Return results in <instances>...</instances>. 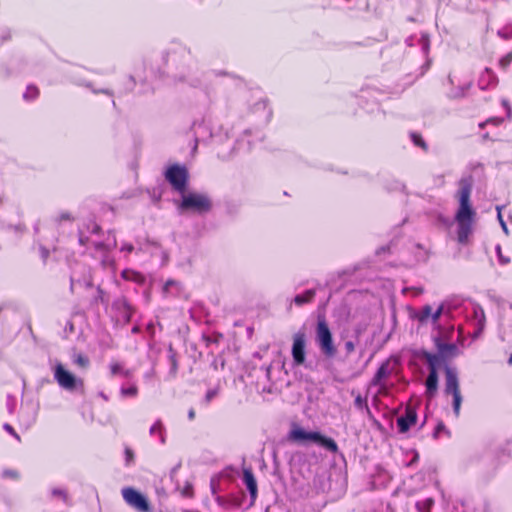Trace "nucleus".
Wrapping results in <instances>:
<instances>
[{"mask_svg": "<svg viewBox=\"0 0 512 512\" xmlns=\"http://www.w3.org/2000/svg\"><path fill=\"white\" fill-rule=\"evenodd\" d=\"M121 276L125 280L134 281V282H141L143 280V276L134 270L131 269H124L121 272Z\"/></svg>", "mask_w": 512, "mask_h": 512, "instance_id": "nucleus-30", "label": "nucleus"}, {"mask_svg": "<svg viewBox=\"0 0 512 512\" xmlns=\"http://www.w3.org/2000/svg\"><path fill=\"white\" fill-rule=\"evenodd\" d=\"M434 344L438 351V353L434 355L439 356V364L441 360L453 358L459 354V349L456 344L444 342L439 335L434 337Z\"/></svg>", "mask_w": 512, "mask_h": 512, "instance_id": "nucleus-13", "label": "nucleus"}, {"mask_svg": "<svg viewBox=\"0 0 512 512\" xmlns=\"http://www.w3.org/2000/svg\"><path fill=\"white\" fill-rule=\"evenodd\" d=\"M471 86H472V83H467L465 85L453 88L449 92L448 97L451 98V99H457V98L465 97L467 91L470 89Z\"/></svg>", "mask_w": 512, "mask_h": 512, "instance_id": "nucleus-27", "label": "nucleus"}, {"mask_svg": "<svg viewBox=\"0 0 512 512\" xmlns=\"http://www.w3.org/2000/svg\"><path fill=\"white\" fill-rule=\"evenodd\" d=\"M192 491H193V488L191 485H186L183 489V495L186 496V497H191L192 496Z\"/></svg>", "mask_w": 512, "mask_h": 512, "instance_id": "nucleus-61", "label": "nucleus"}, {"mask_svg": "<svg viewBox=\"0 0 512 512\" xmlns=\"http://www.w3.org/2000/svg\"><path fill=\"white\" fill-rule=\"evenodd\" d=\"M498 79L490 68H485L478 79V87L481 90H487L497 84Z\"/></svg>", "mask_w": 512, "mask_h": 512, "instance_id": "nucleus-18", "label": "nucleus"}, {"mask_svg": "<svg viewBox=\"0 0 512 512\" xmlns=\"http://www.w3.org/2000/svg\"><path fill=\"white\" fill-rule=\"evenodd\" d=\"M182 292V284L176 280H167L162 288L165 297H177Z\"/></svg>", "mask_w": 512, "mask_h": 512, "instance_id": "nucleus-20", "label": "nucleus"}, {"mask_svg": "<svg viewBox=\"0 0 512 512\" xmlns=\"http://www.w3.org/2000/svg\"><path fill=\"white\" fill-rule=\"evenodd\" d=\"M41 256H42L43 260L45 261L49 256V250L46 249L45 247H41Z\"/></svg>", "mask_w": 512, "mask_h": 512, "instance_id": "nucleus-64", "label": "nucleus"}, {"mask_svg": "<svg viewBox=\"0 0 512 512\" xmlns=\"http://www.w3.org/2000/svg\"><path fill=\"white\" fill-rule=\"evenodd\" d=\"M126 462L130 463L134 458V453L131 449L126 448L125 450Z\"/></svg>", "mask_w": 512, "mask_h": 512, "instance_id": "nucleus-58", "label": "nucleus"}, {"mask_svg": "<svg viewBox=\"0 0 512 512\" xmlns=\"http://www.w3.org/2000/svg\"><path fill=\"white\" fill-rule=\"evenodd\" d=\"M77 285L84 286L86 288H91L93 286L91 270L89 267L78 264L72 269L70 276V290L74 292Z\"/></svg>", "mask_w": 512, "mask_h": 512, "instance_id": "nucleus-11", "label": "nucleus"}, {"mask_svg": "<svg viewBox=\"0 0 512 512\" xmlns=\"http://www.w3.org/2000/svg\"><path fill=\"white\" fill-rule=\"evenodd\" d=\"M110 371L112 375H122L123 377L129 379L132 377V371L129 369H124L120 363H112L110 365Z\"/></svg>", "mask_w": 512, "mask_h": 512, "instance_id": "nucleus-28", "label": "nucleus"}, {"mask_svg": "<svg viewBox=\"0 0 512 512\" xmlns=\"http://www.w3.org/2000/svg\"><path fill=\"white\" fill-rule=\"evenodd\" d=\"M389 374H390L389 364L386 361V362L382 363L380 365V367L377 369L376 373L374 374V376L371 380V385L372 386H380L382 383V380L385 379L386 377H388Z\"/></svg>", "mask_w": 512, "mask_h": 512, "instance_id": "nucleus-23", "label": "nucleus"}, {"mask_svg": "<svg viewBox=\"0 0 512 512\" xmlns=\"http://www.w3.org/2000/svg\"><path fill=\"white\" fill-rule=\"evenodd\" d=\"M410 139L412 141V143L421 148L422 150L424 151H427L428 150V145L427 143L425 142V140L422 138V136L417 133V132H411L410 133Z\"/></svg>", "mask_w": 512, "mask_h": 512, "instance_id": "nucleus-32", "label": "nucleus"}, {"mask_svg": "<svg viewBox=\"0 0 512 512\" xmlns=\"http://www.w3.org/2000/svg\"><path fill=\"white\" fill-rule=\"evenodd\" d=\"M472 188L473 179L471 176L462 177L459 180L456 192L459 207L455 214V221L457 223V240L461 244L467 243L476 216V212L470 203Z\"/></svg>", "mask_w": 512, "mask_h": 512, "instance_id": "nucleus-1", "label": "nucleus"}, {"mask_svg": "<svg viewBox=\"0 0 512 512\" xmlns=\"http://www.w3.org/2000/svg\"><path fill=\"white\" fill-rule=\"evenodd\" d=\"M243 482L249 492L251 499H256L257 497V482L254 477V474L250 469H244L243 471Z\"/></svg>", "mask_w": 512, "mask_h": 512, "instance_id": "nucleus-19", "label": "nucleus"}, {"mask_svg": "<svg viewBox=\"0 0 512 512\" xmlns=\"http://www.w3.org/2000/svg\"><path fill=\"white\" fill-rule=\"evenodd\" d=\"M136 79L134 76L132 75H129L128 79H127V82L125 84V89H124V93H128V92H131L134 90L135 86H136Z\"/></svg>", "mask_w": 512, "mask_h": 512, "instance_id": "nucleus-42", "label": "nucleus"}, {"mask_svg": "<svg viewBox=\"0 0 512 512\" xmlns=\"http://www.w3.org/2000/svg\"><path fill=\"white\" fill-rule=\"evenodd\" d=\"M474 315L477 320V330L475 331V336L479 335L483 328H484V322H485V315L482 308L478 307L474 309Z\"/></svg>", "mask_w": 512, "mask_h": 512, "instance_id": "nucleus-29", "label": "nucleus"}, {"mask_svg": "<svg viewBox=\"0 0 512 512\" xmlns=\"http://www.w3.org/2000/svg\"><path fill=\"white\" fill-rule=\"evenodd\" d=\"M122 252L131 253L134 250V246L132 244L126 243L122 245L121 249Z\"/></svg>", "mask_w": 512, "mask_h": 512, "instance_id": "nucleus-59", "label": "nucleus"}, {"mask_svg": "<svg viewBox=\"0 0 512 512\" xmlns=\"http://www.w3.org/2000/svg\"><path fill=\"white\" fill-rule=\"evenodd\" d=\"M496 250H497V253H498V257H499L500 263L508 264L510 262V259L509 258H505V256H502V254H501V247L499 245L496 247Z\"/></svg>", "mask_w": 512, "mask_h": 512, "instance_id": "nucleus-55", "label": "nucleus"}, {"mask_svg": "<svg viewBox=\"0 0 512 512\" xmlns=\"http://www.w3.org/2000/svg\"><path fill=\"white\" fill-rule=\"evenodd\" d=\"M367 405V397H363L361 394H357L354 399L355 408L362 411Z\"/></svg>", "mask_w": 512, "mask_h": 512, "instance_id": "nucleus-37", "label": "nucleus"}, {"mask_svg": "<svg viewBox=\"0 0 512 512\" xmlns=\"http://www.w3.org/2000/svg\"><path fill=\"white\" fill-rule=\"evenodd\" d=\"M291 354L295 365L301 366L305 364L306 335L303 331H298L293 335Z\"/></svg>", "mask_w": 512, "mask_h": 512, "instance_id": "nucleus-12", "label": "nucleus"}, {"mask_svg": "<svg viewBox=\"0 0 512 512\" xmlns=\"http://www.w3.org/2000/svg\"><path fill=\"white\" fill-rule=\"evenodd\" d=\"M72 82L75 83L78 86H83L85 88L90 89L91 92L94 93V94H105V95H107L109 97H113L114 96L113 90H111L109 88L97 89L94 86V84L92 82H90V81H85V80L80 79V78H73Z\"/></svg>", "mask_w": 512, "mask_h": 512, "instance_id": "nucleus-21", "label": "nucleus"}, {"mask_svg": "<svg viewBox=\"0 0 512 512\" xmlns=\"http://www.w3.org/2000/svg\"><path fill=\"white\" fill-rule=\"evenodd\" d=\"M407 291H413L414 296L421 295L423 293L422 287H407L403 289V292L406 293Z\"/></svg>", "mask_w": 512, "mask_h": 512, "instance_id": "nucleus-52", "label": "nucleus"}, {"mask_svg": "<svg viewBox=\"0 0 512 512\" xmlns=\"http://www.w3.org/2000/svg\"><path fill=\"white\" fill-rule=\"evenodd\" d=\"M445 386L444 393L447 396H452V407L456 417L460 414V408L462 404V395L460 391V383L458 377V371L455 367L445 365Z\"/></svg>", "mask_w": 512, "mask_h": 512, "instance_id": "nucleus-5", "label": "nucleus"}, {"mask_svg": "<svg viewBox=\"0 0 512 512\" xmlns=\"http://www.w3.org/2000/svg\"><path fill=\"white\" fill-rule=\"evenodd\" d=\"M3 428H4V429L9 433V434H11L12 436H14L17 440H20L19 435L15 432V430L13 429V427H12L10 424H8V423L4 424V425H3Z\"/></svg>", "mask_w": 512, "mask_h": 512, "instance_id": "nucleus-53", "label": "nucleus"}, {"mask_svg": "<svg viewBox=\"0 0 512 512\" xmlns=\"http://www.w3.org/2000/svg\"><path fill=\"white\" fill-rule=\"evenodd\" d=\"M418 357L425 360L428 365L429 373L425 380L426 396L429 399H433L438 390L439 356H435L426 350H421L418 352Z\"/></svg>", "mask_w": 512, "mask_h": 512, "instance_id": "nucleus-6", "label": "nucleus"}, {"mask_svg": "<svg viewBox=\"0 0 512 512\" xmlns=\"http://www.w3.org/2000/svg\"><path fill=\"white\" fill-rule=\"evenodd\" d=\"M443 310H444V306L443 305H440L434 312L432 311V315H431V321L432 323H437L443 313Z\"/></svg>", "mask_w": 512, "mask_h": 512, "instance_id": "nucleus-44", "label": "nucleus"}, {"mask_svg": "<svg viewBox=\"0 0 512 512\" xmlns=\"http://www.w3.org/2000/svg\"><path fill=\"white\" fill-rule=\"evenodd\" d=\"M432 307L430 305H424L418 310H415L412 314V318L417 320L420 324H425L431 320Z\"/></svg>", "mask_w": 512, "mask_h": 512, "instance_id": "nucleus-22", "label": "nucleus"}, {"mask_svg": "<svg viewBox=\"0 0 512 512\" xmlns=\"http://www.w3.org/2000/svg\"><path fill=\"white\" fill-rule=\"evenodd\" d=\"M363 412H365L366 416L370 419V420H373L376 422L375 418H374V415L370 409V407L367 405L363 410Z\"/></svg>", "mask_w": 512, "mask_h": 512, "instance_id": "nucleus-60", "label": "nucleus"}, {"mask_svg": "<svg viewBox=\"0 0 512 512\" xmlns=\"http://www.w3.org/2000/svg\"><path fill=\"white\" fill-rule=\"evenodd\" d=\"M92 244L94 247L92 256L100 261L102 267L107 268L113 266L114 258L111 256V251L117 246L115 235H109L105 242L93 241Z\"/></svg>", "mask_w": 512, "mask_h": 512, "instance_id": "nucleus-7", "label": "nucleus"}, {"mask_svg": "<svg viewBox=\"0 0 512 512\" xmlns=\"http://www.w3.org/2000/svg\"><path fill=\"white\" fill-rule=\"evenodd\" d=\"M502 104L507 109V116L510 118L511 117V107H510L508 101L507 100H503Z\"/></svg>", "mask_w": 512, "mask_h": 512, "instance_id": "nucleus-63", "label": "nucleus"}, {"mask_svg": "<svg viewBox=\"0 0 512 512\" xmlns=\"http://www.w3.org/2000/svg\"><path fill=\"white\" fill-rule=\"evenodd\" d=\"M52 497L61 499L65 504L70 505L68 493L63 488H53L51 490Z\"/></svg>", "mask_w": 512, "mask_h": 512, "instance_id": "nucleus-33", "label": "nucleus"}, {"mask_svg": "<svg viewBox=\"0 0 512 512\" xmlns=\"http://www.w3.org/2000/svg\"><path fill=\"white\" fill-rule=\"evenodd\" d=\"M497 210H498V220L500 222V225H501L503 231L507 234L508 233V229H507L506 223L504 222V220L502 218V215H501L499 207H497Z\"/></svg>", "mask_w": 512, "mask_h": 512, "instance_id": "nucleus-57", "label": "nucleus"}, {"mask_svg": "<svg viewBox=\"0 0 512 512\" xmlns=\"http://www.w3.org/2000/svg\"><path fill=\"white\" fill-rule=\"evenodd\" d=\"M315 342L325 358L332 359L336 356L337 348L334 344L332 332L324 316H319L317 319Z\"/></svg>", "mask_w": 512, "mask_h": 512, "instance_id": "nucleus-4", "label": "nucleus"}, {"mask_svg": "<svg viewBox=\"0 0 512 512\" xmlns=\"http://www.w3.org/2000/svg\"><path fill=\"white\" fill-rule=\"evenodd\" d=\"M512 62V50L499 60V67L506 69Z\"/></svg>", "mask_w": 512, "mask_h": 512, "instance_id": "nucleus-40", "label": "nucleus"}, {"mask_svg": "<svg viewBox=\"0 0 512 512\" xmlns=\"http://www.w3.org/2000/svg\"><path fill=\"white\" fill-rule=\"evenodd\" d=\"M181 80L188 82L189 85H191L192 87L202 88L204 86V83L200 78L194 77L190 73H188L187 75H182Z\"/></svg>", "mask_w": 512, "mask_h": 512, "instance_id": "nucleus-34", "label": "nucleus"}, {"mask_svg": "<svg viewBox=\"0 0 512 512\" xmlns=\"http://www.w3.org/2000/svg\"><path fill=\"white\" fill-rule=\"evenodd\" d=\"M222 75H226V72L211 70V71L205 72L203 74V77L205 78V80H211L212 77L222 76Z\"/></svg>", "mask_w": 512, "mask_h": 512, "instance_id": "nucleus-46", "label": "nucleus"}, {"mask_svg": "<svg viewBox=\"0 0 512 512\" xmlns=\"http://www.w3.org/2000/svg\"><path fill=\"white\" fill-rule=\"evenodd\" d=\"M180 195V200L175 201L180 214L191 213L203 216L210 213L213 208V201L207 193L186 190Z\"/></svg>", "mask_w": 512, "mask_h": 512, "instance_id": "nucleus-2", "label": "nucleus"}, {"mask_svg": "<svg viewBox=\"0 0 512 512\" xmlns=\"http://www.w3.org/2000/svg\"><path fill=\"white\" fill-rule=\"evenodd\" d=\"M54 378L60 387L68 391L83 386L82 379L77 378L74 374L65 369L61 363L56 364L54 368Z\"/></svg>", "mask_w": 512, "mask_h": 512, "instance_id": "nucleus-10", "label": "nucleus"}, {"mask_svg": "<svg viewBox=\"0 0 512 512\" xmlns=\"http://www.w3.org/2000/svg\"><path fill=\"white\" fill-rule=\"evenodd\" d=\"M165 178L179 194L187 190L189 174L185 166L179 164L169 166L166 169Z\"/></svg>", "mask_w": 512, "mask_h": 512, "instance_id": "nucleus-8", "label": "nucleus"}, {"mask_svg": "<svg viewBox=\"0 0 512 512\" xmlns=\"http://www.w3.org/2000/svg\"><path fill=\"white\" fill-rule=\"evenodd\" d=\"M190 53V50L180 42H172L170 48L163 55V60L166 64L170 62L173 64L177 61L178 56H185Z\"/></svg>", "mask_w": 512, "mask_h": 512, "instance_id": "nucleus-17", "label": "nucleus"}, {"mask_svg": "<svg viewBox=\"0 0 512 512\" xmlns=\"http://www.w3.org/2000/svg\"><path fill=\"white\" fill-rule=\"evenodd\" d=\"M168 361L170 365L169 375L170 377L174 378L178 371V360L176 357V352L173 349L172 345H169L168 347Z\"/></svg>", "mask_w": 512, "mask_h": 512, "instance_id": "nucleus-25", "label": "nucleus"}, {"mask_svg": "<svg viewBox=\"0 0 512 512\" xmlns=\"http://www.w3.org/2000/svg\"><path fill=\"white\" fill-rule=\"evenodd\" d=\"M288 440L299 444L314 442L329 452L336 453L338 451V445L334 439L327 437L318 431H306L296 425H294L290 430Z\"/></svg>", "mask_w": 512, "mask_h": 512, "instance_id": "nucleus-3", "label": "nucleus"}, {"mask_svg": "<svg viewBox=\"0 0 512 512\" xmlns=\"http://www.w3.org/2000/svg\"><path fill=\"white\" fill-rule=\"evenodd\" d=\"M120 392H121V395L124 397H134L137 395L138 389L135 385H132L128 388L122 387Z\"/></svg>", "mask_w": 512, "mask_h": 512, "instance_id": "nucleus-39", "label": "nucleus"}, {"mask_svg": "<svg viewBox=\"0 0 512 512\" xmlns=\"http://www.w3.org/2000/svg\"><path fill=\"white\" fill-rule=\"evenodd\" d=\"M503 121H504V119L502 117H491V118L487 119L485 122L480 123L479 127L483 128L487 124H492L494 126H499L500 124L503 123Z\"/></svg>", "mask_w": 512, "mask_h": 512, "instance_id": "nucleus-41", "label": "nucleus"}, {"mask_svg": "<svg viewBox=\"0 0 512 512\" xmlns=\"http://www.w3.org/2000/svg\"><path fill=\"white\" fill-rule=\"evenodd\" d=\"M251 112L256 115L259 122L266 125L270 122L272 117V110L268 107V101L261 98L251 106Z\"/></svg>", "mask_w": 512, "mask_h": 512, "instance_id": "nucleus-16", "label": "nucleus"}, {"mask_svg": "<svg viewBox=\"0 0 512 512\" xmlns=\"http://www.w3.org/2000/svg\"><path fill=\"white\" fill-rule=\"evenodd\" d=\"M315 295H316L315 289H308L302 294H297L293 298V303H295L297 306H302L306 303L311 302L314 299Z\"/></svg>", "mask_w": 512, "mask_h": 512, "instance_id": "nucleus-24", "label": "nucleus"}, {"mask_svg": "<svg viewBox=\"0 0 512 512\" xmlns=\"http://www.w3.org/2000/svg\"><path fill=\"white\" fill-rule=\"evenodd\" d=\"M417 421V412L416 409L408 405L405 408V412L403 415L399 416L397 418V428L399 433H406L410 430V428L416 423Z\"/></svg>", "mask_w": 512, "mask_h": 512, "instance_id": "nucleus-15", "label": "nucleus"}, {"mask_svg": "<svg viewBox=\"0 0 512 512\" xmlns=\"http://www.w3.org/2000/svg\"><path fill=\"white\" fill-rule=\"evenodd\" d=\"M498 36L504 40L512 39V25H507L497 32Z\"/></svg>", "mask_w": 512, "mask_h": 512, "instance_id": "nucleus-38", "label": "nucleus"}, {"mask_svg": "<svg viewBox=\"0 0 512 512\" xmlns=\"http://www.w3.org/2000/svg\"><path fill=\"white\" fill-rule=\"evenodd\" d=\"M218 394L217 389H209L205 395V401L209 403Z\"/></svg>", "mask_w": 512, "mask_h": 512, "instance_id": "nucleus-50", "label": "nucleus"}, {"mask_svg": "<svg viewBox=\"0 0 512 512\" xmlns=\"http://www.w3.org/2000/svg\"><path fill=\"white\" fill-rule=\"evenodd\" d=\"M39 90L36 86L30 85L26 88V91L23 94V98L27 101L34 100L38 97Z\"/></svg>", "mask_w": 512, "mask_h": 512, "instance_id": "nucleus-36", "label": "nucleus"}, {"mask_svg": "<svg viewBox=\"0 0 512 512\" xmlns=\"http://www.w3.org/2000/svg\"><path fill=\"white\" fill-rule=\"evenodd\" d=\"M74 363L77 364L78 366L86 367L89 363V360L86 356L78 354L74 359Z\"/></svg>", "mask_w": 512, "mask_h": 512, "instance_id": "nucleus-45", "label": "nucleus"}, {"mask_svg": "<svg viewBox=\"0 0 512 512\" xmlns=\"http://www.w3.org/2000/svg\"><path fill=\"white\" fill-rule=\"evenodd\" d=\"M444 431H446V427H445V425L443 424V422H439V423L436 425L435 429H434L433 437H434L435 439H437V438L439 437L440 433H441V432H444Z\"/></svg>", "mask_w": 512, "mask_h": 512, "instance_id": "nucleus-49", "label": "nucleus"}, {"mask_svg": "<svg viewBox=\"0 0 512 512\" xmlns=\"http://www.w3.org/2000/svg\"><path fill=\"white\" fill-rule=\"evenodd\" d=\"M434 505V500L432 498H425L416 502V509L419 512H430L432 506Z\"/></svg>", "mask_w": 512, "mask_h": 512, "instance_id": "nucleus-31", "label": "nucleus"}, {"mask_svg": "<svg viewBox=\"0 0 512 512\" xmlns=\"http://www.w3.org/2000/svg\"><path fill=\"white\" fill-rule=\"evenodd\" d=\"M121 495L131 508L137 512H153V508L148 498L140 491L133 487H124L121 490Z\"/></svg>", "mask_w": 512, "mask_h": 512, "instance_id": "nucleus-9", "label": "nucleus"}, {"mask_svg": "<svg viewBox=\"0 0 512 512\" xmlns=\"http://www.w3.org/2000/svg\"><path fill=\"white\" fill-rule=\"evenodd\" d=\"M392 246H393V242H391L388 245H384V246L379 247L376 250V255L380 256V255L385 254V253H391Z\"/></svg>", "mask_w": 512, "mask_h": 512, "instance_id": "nucleus-47", "label": "nucleus"}, {"mask_svg": "<svg viewBox=\"0 0 512 512\" xmlns=\"http://www.w3.org/2000/svg\"><path fill=\"white\" fill-rule=\"evenodd\" d=\"M420 44L424 53H427L429 50V38L427 35H422L420 38Z\"/></svg>", "mask_w": 512, "mask_h": 512, "instance_id": "nucleus-48", "label": "nucleus"}, {"mask_svg": "<svg viewBox=\"0 0 512 512\" xmlns=\"http://www.w3.org/2000/svg\"><path fill=\"white\" fill-rule=\"evenodd\" d=\"M62 220L71 221L72 217H71V215L68 212H63V213L60 214V216L58 217L57 221L60 222Z\"/></svg>", "mask_w": 512, "mask_h": 512, "instance_id": "nucleus-62", "label": "nucleus"}, {"mask_svg": "<svg viewBox=\"0 0 512 512\" xmlns=\"http://www.w3.org/2000/svg\"><path fill=\"white\" fill-rule=\"evenodd\" d=\"M149 433L151 436L158 435L160 443H165V428L160 420H157L150 428Z\"/></svg>", "mask_w": 512, "mask_h": 512, "instance_id": "nucleus-26", "label": "nucleus"}, {"mask_svg": "<svg viewBox=\"0 0 512 512\" xmlns=\"http://www.w3.org/2000/svg\"><path fill=\"white\" fill-rule=\"evenodd\" d=\"M88 231L91 233V234H98V232L100 231V226L94 222L90 223V225L88 226Z\"/></svg>", "mask_w": 512, "mask_h": 512, "instance_id": "nucleus-56", "label": "nucleus"}, {"mask_svg": "<svg viewBox=\"0 0 512 512\" xmlns=\"http://www.w3.org/2000/svg\"><path fill=\"white\" fill-rule=\"evenodd\" d=\"M78 240L81 245H86L88 242V237L82 229H79Z\"/></svg>", "mask_w": 512, "mask_h": 512, "instance_id": "nucleus-54", "label": "nucleus"}, {"mask_svg": "<svg viewBox=\"0 0 512 512\" xmlns=\"http://www.w3.org/2000/svg\"><path fill=\"white\" fill-rule=\"evenodd\" d=\"M140 94H148L152 93L154 91V87L152 85V82L148 79V77H145L144 79L140 80Z\"/></svg>", "mask_w": 512, "mask_h": 512, "instance_id": "nucleus-35", "label": "nucleus"}, {"mask_svg": "<svg viewBox=\"0 0 512 512\" xmlns=\"http://www.w3.org/2000/svg\"><path fill=\"white\" fill-rule=\"evenodd\" d=\"M2 477L17 480L19 478V473L13 469H5L2 472Z\"/></svg>", "mask_w": 512, "mask_h": 512, "instance_id": "nucleus-43", "label": "nucleus"}, {"mask_svg": "<svg viewBox=\"0 0 512 512\" xmlns=\"http://www.w3.org/2000/svg\"><path fill=\"white\" fill-rule=\"evenodd\" d=\"M344 348H345L346 354L349 355L350 353H352L355 350V343L351 340H348L345 342Z\"/></svg>", "mask_w": 512, "mask_h": 512, "instance_id": "nucleus-51", "label": "nucleus"}, {"mask_svg": "<svg viewBox=\"0 0 512 512\" xmlns=\"http://www.w3.org/2000/svg\"><path fill=\"white\" fill-rule=\"evenodd\" d=\"M113 310L119 320L123 321V324H128L134 314V308L129 304L125 297L117 298L112 304Z\"/></svg>", "mask_w": 512, "mask_h": 512, "instance_id": "nucleus-14", "label": "nucleus"}]
</instances>
